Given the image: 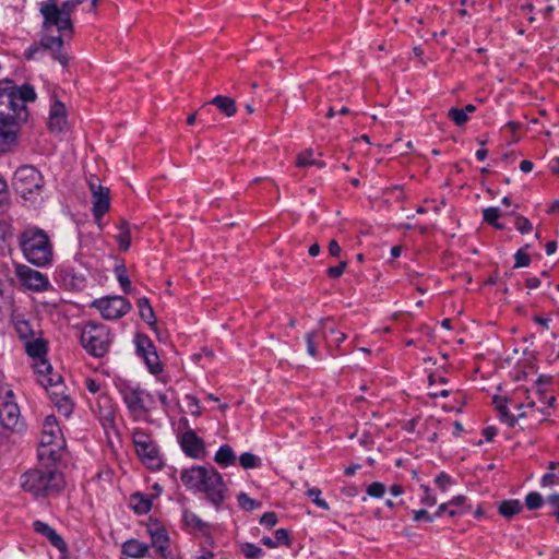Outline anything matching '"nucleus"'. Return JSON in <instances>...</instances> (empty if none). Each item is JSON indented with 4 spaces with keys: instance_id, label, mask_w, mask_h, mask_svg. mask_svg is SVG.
<instances>
[{
    "instance_id": "1",
    "label": "nucleus",
    "mask_w": 559,
    "mask_h": 559,
    "mask_svg": "<svg viewBox=\"0 0 559 559\" xmlns=\"http://www.w3.org/2000/svg\"><path fill=\"white\" fill-rule=\"evenodd\" d=\"M36 93L32 85L17 87L13 81H0V119L10 122H25L28 118L26 102H34Z\"/></svg>"
},
{
    "instance_id": "2",
    "label": "nucleus",
    "mask_w": 559,
    "mask_h": 559,
    "mask_svg": "<svg viewBox=\"0 0 559 559\" xmlns=\"http://www.w3.org/2000/svg\"><path fill=\"white\" fill-rule=\"evenodd\" d=\"M63 486L62 474L50 468L29 469L21 476V487L36 498L55 496Z\"/></svg>"
},
{
    "instance_id": "3",
    "label": "nucleus",
    "mask_w": 559,
    "mask_h": 559,
    "mask_svg": "<svg viewBox=\"0 0 559 559\" xmlns=\"http://www.w3.org/2000/svg\"><path fill=\"white\" fill-rule=\"evenodd\" d=\"M20 246L25 259L34 265L45 266L52 259L50 240L39 228L24 230L20 237Z\"/></svg>"
},
{
    "instance_id": "4",
    "label": "nucleus",
    "mask_w": 559,
    "mask_h": 559,
    "mask_svg": "<svg viewBox=\"0 0 559 559\" xmlns=\"http://www.w3.org/2000/svg\"><path fill=\"white\" fill-rule=\"evenodd\" d=\"M83 348L94 357H104L111 344L110 330L103 323L87 322L80 334Z\"/></svg>"
},
{
    "instance_id": "5",
    "label": "nucleus",
    "mask_w": 559,
    "mask_h": 559,
    "mask_svg": "<svg viewBox=\"0 0 559 559\" xmlns=\"http://www.w3.org/2000/svg\"><path fill=\"white\" fill-rule=\"evenodd\" d=\"M64 448V440L61 430L53 416H47L39 440L38 456L40 460L47 457L51 461H58Z\"/></svg>"
},
{
    "instance_id": "6",
    "label": "nucleus",
    "mask_w": 559,
    "mask_h": 559,
    "mask_svg": "<svg viewBox=\"0 0 559 559\" xmlns=\"http://www.w3.org/2000/svg\"><path fill=\"white\" fill-rule=\"evenodd\" d=\"M12 186L16 193L25 200L43 192L45 181L43 175L32 165L19 167L13 176Z\"/></svg>"
},
{
    "instance_id": "7",
    "label": "nucleus",
    "mask_w": 559,
    "mask_h": 559,
    "mask_svg": "<svg viewBox=\"0 0 559 559\" xmlns=\"http://www.w3.org/2000/svg\"><path fill=\"white\" fill-rule=\"evenodd\" d=\"M39 12L43 16V29L49 32L56 27L59 33L71 37L74 33L72 19L67 17L58 9V0H45L40 2Z\"/></svg>"
},
{
    "instance_id": "8",
    "label": "nucleus",
    "mask_w": 559,
    "mask_h": 559,
    "mask_svg": "<svg viewBox=\"0 0 559 559\" xmlns=\"http://www.w3.org/2000/svg\"><path fill=\"white\" fill-rule=\"evenodd\" d=\"M0 428L9 431H22L24 421L21 418L20 407L13 400V392L0 386Z\"/></svg>"
},
{
    "instance_id": "9",
    "label": "nucleus",
    "mask_w": 559,
    "mask_h": 559,
    "mask_svg": "<svg viewBox=\"0 0 559 559\" xmlns=\"http://www.w3.org/2000/svg\"><path fill=\"white\" fill-rule=\"evenodd\" d=\"M119 392L128 411L135 416L150 413L153 404V397L145 390L139 385H131L130 383H121Z\"/></svg>"
},
{
    "instance_id": "10",
    "label": "nucleus",
    "mask_w": 559,
    "mask_h": 559,
    "mask_svg": "<svg viewBox=\"0 0 559 559\" xmlns=\"http://www.w3.org/2000/svg\"><path fill=\"white\" fill-rule=\"evenodd\" d=\"M133 443L136 454L147 467L159 469L163 466L158 447L150 435L143 430H134Z\"/></svg>"
},
{
    "instance_id": "11",
    "label": "nucleus",
    "mask_w": 559,
    "mask_h": 559,
    "mask_svg": "<svg viewBox=\"0 0 559 559\" xmlns=\"http://www.w3.org/2000/svg\"><path fill=\"white\" fill-rule=\"evenodd\" d=\"M201 480L197 492L205 495L206 499L218 509L226 498V485L223 476L212 466H209L206 475Z\"/></svg>"
},
{
    "instance_id": "12",
    "label": "nucleus",
    "mask_w": 559,
    "mask_h": 559,
    "mask_svg": "<svg viewBox=\"0 0 559 559\" xmlns=\"http://www.w3.org/2000/svg\"><path fill=\"white\" fill-rule=\"evenodd\" d=\"M39 383L48 392L58 412L64 417H69L73 409V403L70 396L66 393V386L62 383L60 376H56V379H40Z\"/></svg>"
},
{
    "instance_id": "13",
    "label": "nucleus",
    "mask_w": 559,
    "mask_h": 559,
    "mask_svg": "<svg viewBox=\"0 0 559 559\" xmlns=\"http://www.w3.org/2000/svg\"><path fill=\"white\" fill-rule=\"evenodd\" d=\"M91 307L97 309L106 320H116L131 310V304L121 296H106L95 299Z\"/></svg>"
},
{
    "instance_id": "14",
    "label": "nucleus",
    "mask_w": 559,
    "mask_h": 559,
    "mask_svg": "<svg viewBox=\"0 0 559 559\" xmlns=\"http://www.w3.org/2000/svg\"><path fill=\"white\" fill-rule=\"evenodd\" d=\"M88 188L92 195L93 215L99 225L103 216L110 209V191L107 187L102 186L99 179L95 176L90 178Z\"/></svg>"
},
{
    "instance_id": "15",
    "label": "nucleus",
    "mask_w": 559,
    "mask_h": 559,
    "mask_svg": "<svg viewBox=\"0 0 559 559\" xmlns=\"http://www.w3.org/2000/svg\"><path fill=\"white\" fill-rule=\"evenodd\" d=\"M15 274L22 286L32 292H45L50 287L47 275L24 264H17Z\"/></svg>"
},
{
    "instance_id": "16",
    "label": "nucleus",
    "mask_w": 559,
    "mask_h": 559,
    "mask_svg": "<svg viewBox=\"0 0 559 559\" xmlns=\"http://www.w3.org/2000/svg\"><path fill=\"white\" fill-rule=\"evenodd\" d=\"M555 402V396H549L547 401H542V405L537 406L535 401H530L525 405L526 411L519 414V418H528L531 426H536L550 416V407Z\"/></svg>"
},
{
    "instance_id": "17",
    "label": "nucleus",
    "mask_w": 559,
    "mask_h": 559,
    "mask_svg": "<svg viewBox=\"0 0 559 559\" xmlns=\"http://www.w3.org/2000/svg\"><path fill=\"white\" fill-rule=\"evenodd\" d=\"M180 447L182 451L192 459L200 460L205 456L203 440L191 429L183 432L180 437Z\"/></svg>"
},
{
    "instance_id": "18",
    "label": "nucleus",
    "mask_w": 559,
    "mask_h": 559,
    "mask_svg": "<svg viewBox=\"0 0 559 559\" xmlns=\"http://www.w3.org/2000/svg\"><path fill=\"white\" fill-rule=\"evenodd\" d=\"M67 128V110L64 104L56 100L50 108L48 129L52 133H61Z\"/></svg>"
},
{
    "instance_id": "19",
    "label": "nucleus",
    "mask_w": 559,
    "mask_h": 559,
    "mask_svg": "<svg viewBox=\"0 0 559 559\" xmlns=\"http://www.w3.org/2000/svg\"><path fill=\"white\" fill-rule=\"evenodd\" d=\"M64 40L63 35L60 33L58 36L44 35L40 39V47L53 51V59L60 64L67 66L69 57L62 51Z\"/></svg>"
},
{
    "instance_id": "20",
    "label": "nucleus",
    "mask_w": 559,
    "mask_h": 559,
    "mask_svg": "<svg viewBox=\"0 0 559 559\" xmlns=\"http://www.w3.org/2000/svg\"><path fill=\"white\" fill-rule=\"evenodd\" d=\"M147 532L152 539V546L156 548L157 552L162 557H166L169 546V537L167 531L158 523H154L147 526Z\"/></svg>"
},
{
    "instance_id": "21",
    "label": "nucleus",
    "mask_w": 559,
    "mask_h": 559,
    "mask_svg": "<svg viewBox=\"0 0 559 559\" xmlns=\"http://www.w3.org/2000/svg\"><path fill=\"white\" fill-rule=\"evenodd\" d=\"M209 466H192L182 469L180 473V480L189 489L197 491L201 486V480L206 475Z\"/></svg>"
},
{
    "instance_id": "22",
    "label": "nucleus",
    "mask_w": 559,
    "mask_h": 559,
    "mask_svg": "<svg viewBox=\"0 0 559 559\" xmlns=\"http://www.w3.org/2000/svg\"><path fill=\"white\" fill-rule=\"evenodd\" d=\"M21 122H10L4 119H0V152H7L10 150L16 139V127Z\"/></svg>"
},
{
    "instance_id": "23",
    "label": "nucleus",
    "mask_w": 559,
    "mask_h": 559,
    "mask_svg": "<svg viewBox=\"0 0 559 559\" xmlns=\"http://www.w3.org/2000/svg\"><path fill=\"white\" fill-rule=\"evenodd\" d=\"M33 528L37 534L46 537L50 542V544L57 549H66V543L62 539V537L47 523L37 520L33 523Z\"/></svg>"
},
{
    "instance_id": "24",
    "label": "nucleus",
    "mask_w": 559,
    "mask_h": 559,
    "mask_svg": "<svg viewBox=\"0 0 559 559\" xmlns=\"http://www.w3.org/2000/svg\"><path fill=\"white\" fill-rule=\"evenodd\" d=\"M7 312L12 317L15 332L22 340L27 341L36 336L37 332L34 330L29 321L25 320L19 314H15L13 308L11 311Z\"/></svg>"
},
{
    "instance_id": "25",
    "label": "nucleus",
    "mask_w": 559,
    "mask_h": 559,
    "mask_svg": "<svg viewBox=\"0 0 559 559\" xmlns=\"http://www.w3.org/2000/svg\"><path fill=\"white\" fill-rule=\"evenodd\" d=\"M210 105L216 106L227 117H233L237 111L236 103L233 98L228 96L218 95L214 97L212 100L204 104L200 108L199 112L202 114Z\"/></svg>"
},
{
    "instance_id": "26",
    "label": "nucleus",
    "mask_w": 559,
    "mask_h": 559,
    "mask_svg": "<svg viewBox=\"0 0 559 559\" xmlns=\"http://www.w3.org/2000/svg\"><path fill=\"white\" fill-rule=\"evenodd\" d=\"M25 350L34 359L44 358L47 354V343L44 338L35 336L25 341Z\"/></svg>"
},
{
    "instance_id": "27",
    "label": "nucleus",
    "mask_w": 559,
    "mask_h": 559,
    "mask_svg": "<svg viewBox=\"0 0 559 559\" xmlns=\"http://www.w3.org/2000/svg\"><path fill=\"white\" fill-rule=\"evenodd\" d=\"M11 278L4 271H0V297L4 299L5 311H11L14 307L13 298L10 293Z\"/></svg>"
},
{
    "instance_id": "28",
    "label": "nucleus",
    "mask_w": 559,
    "mask_h": 559,
    "mask_svg": "<svg viewBox=\"0 0 559 559\" xmlns=\"http://www.w3.org/2000/svg\"><path fill=\"white\" fill-rule=\"evenodd\" d=\"M507 399L495 396L493 404L496 405L497 411L499 412L500 419L507 424L509 427H514L516 423V417L512 415L507 406Z\"/></svg>"
},
{
    "instance_id": "29",
    "label": "nucleus",
    "mask_w": 559,
    "mask_h": 559,
    "mask_svg": "<svg viewBox=\"0 0 559 559\" xmlns=\"http://www.w3.org/2000/svg\"><path fill=\"white\" fill-rule=\"evenodd\" d=\"M261 543L269 548H275L280 545H289V531L286 528H280L275 532V537L271 538L264 536L262 537Z\"/></svg>"
},
{
    "instance_id": "30",
    "label": "nucleus",
    "mask_w": 559,
    "mask_h": 559,
    "mask_svg": "<svg viewBox=\"0 0 559 559\" xmlns=\"http://www.w3.org/2000/svg\"><path fill=\"white\" fill-rule=\"evenodd\" d=\"M147 549L148 546L146 544L140 543L135 539L127 540L122 545V552L128 557L132 558L143 557L146 554Z\"/></svg>"
},
{
    "instance_id": "31",
    "label": "nucleus",
    "mask_w": 559,
    "mask_h": 559,
    "mask_svg": "<svg viewBox=\"0 0 559 559\" xmlns=\"http://www.w3.org/2000/svg\"><path fill=\"white\" fill-rule=\"evenodd\" d=\"M523 510L520 500H504L499 504L498 512L506 519H511Z\"/></svg>"
},
{
    "instance_id": "32",
    "label": "nucleus",
    "mask_w": 559,
    "mask_h": 559,
    "mask_svg": "<svg viewBox=\"0 0 559 559\" xmlns=\"http://www.w3.org/2000/svg\"><path fill=\"white\" fill-rule=\"evenodd\" d=\"M138 308L140 312V317L146 321L150 325L155 326L156 325V319L155 313L150 305V301L146 297H142L138 300Z\"/></svg>"
},
{
    "instance_id": "33",
    "label": "nucleus",
    "mask_w": 559,
    "mask_h": 559,
    "mask_svg": "<svg viewBox=\"0 0 559 559\" xmlns=\"http://www.w3.org/2000/svg\"><path fill=\"white\" fill-rule=\"evenodd\" d=\"M214 460L217 464L226 467L234 464L236 455L228 444H224L215 453Z\"/></svg>"
},
{
    "instance_id": "34",
    "label": "nucleus",
    "mask_w": 559,
    "mask_h": 559,
    "mask_svg": "<svg viewBox=\"0 0 559 559\" xmlns=\"http://www.w3.org/2000/svg\"><path fill=\"white\" fill-rule=\"evenodd\" d=\"M116 239L119 243V248L123 251L128 250L131 245L130 227L126 221H121L118 226V234Z\"/></svg>"
},
{
    "instance_id": "35",
    "label": "nucleus",
    "mask_w": 559,
    "mask_h": 559,
    "mask_svg": "<svg viewBox=\"0 0 559 559\" xmlns=\"http://www.w3.org/2000/svg\"><path fill=\"white\" fill-rule=\"evenodd\" d=\"M182 520L188 527L197 531H203L207 526L194 512L188 509L183 510Z\"/></svg>"
},
{
    "instance_id": "36",
    "label": "nucleus",
    "mask_w": 559,
    "mask_h": 559,
    "mask_svg": "<svg viewBox=\"0 0 559 559\" xmlns=\"http://www.w3.org/2000/svg\"><path fill=\"white\" fill-rule=\"evenodd\" d=\"M35 372L38 374V381L40 379L55 378L57 374H52V368L46 358L36 359L34 364Z\"/></svg>"
},
{
    "instance_id": "37",
    "label": "nucleus",
    "mask_w": 559,
    "mask_h": 559,
    "mask_svg": "<svg viewBox=\"0 0 559 559\" xmlns=\"http://www.w3.org/2000/svg\"><path fill=\"white\" fill-rule=\"evenodd\" d=\"M136 350L144 358L148 353H154L156 347L146 335L139 334L136 336Z\"/></svg>"
},
{
    "instance_id": "38",
    "label": "nucleus",
    "mask_w": 559,
    "mask_h": 559,
    "mask_svg": "<svg viewBox=\"0 0 559 559\" xmlns=\"http://www.w3.org/2000/svg\"><path fill=\"white\" fill-rule=\"evenodd\" d=\"M501 216L500 210L498 207H487L483 210V218L489 225L498 229H503V225H501L498 219Z\"/></svg>"
},
{
    "instance_id": "39",
    "label": "nucleus",
    "mask_w": 559,
    "mask_h": 559,
    "mask_svg": "<svg viewBox=\"0 0 559 559\" xmlns=\"http://www.w3.org/2000/svg\"><path fill=\"white\" fill-rule=\"evenodd\" d=\"M132 499L134 501H136L133 506L135 512L138 513H146L151 510L152 508V500L144 496V495H141V493H135L132 496Z\"/></svg>"
},
{
    "instance_id": "40",
    "label": "nucleus",
    "mask_w": 559,
    "mask_h": 559,
    "mask_svg": "<svg viewBox=\"0 0 559 559\" xmlns=\"http://www.w3.org/2000/svg\"><path fill=\"white\" fill-rule=\"evenodd\" d=\"M143 359L145 360V364H146L150 372H152L154 374L162 372L163 365L160 362V359H159L156 350L154 353H148V355L145 356Z\"/></svg>"
},
{
    "instance_id": "41",
    "label": "nucleus",
    "mask_w": 559,
    "mask_h": 559,
    "mask_svg": "<svg viewBox=\"0 0 559 559\" xmlns=\"http://www.w3.org/2000/svg\"><path fill=\"white\" fill-rule=\"evenodd\" d=\"M237 501L239 507L246 511H252L261 507L260 502L250 498L246 492H240L237 496Z\"/></svg>"
},
{
    "instance_id": "42",
    "label": "nucleus",
    "mask_w": 559,
    "mask_h": 559,
    "mask_svg": "<svg viewBox=\"0 0 559 559\" xmlns=\"http://www.w3.org/2000/svg\"><path fill=\"white\" fill-rule=\"evenodd\" d=\"M116 274H117V280L120 284V286L122 287V290L124 294H130L131 293V282L129 280V276L127 275V271L124 269V266H117L116 267Z\"/></svg>"
},
{
    "instance_id": "43",
    "label": "nucleus",
    "mask_w": 559,
    "mask_h": 559,
    "mask_svg": "<svg viewBox=\"0 0 559 559\" xmlns=\"http://www.w3.org/2000/svg\"><path fill=\"white\" fill-rule=\"evenodd\" d=\"M306 495L308 496V498H310L312 500V502L323 509V510H329L330 509V506L329 503L324 500V499H321V490L319 488H310L307 490Z\"/></svg>"
},
{
    "instance_id": "44",
    "label": "nucleus",
    "mask_w": 559,
    "mask_h": 559,
    "mask_svg": "<svg viewBox=\"0 0 559 559\" xmlns=\"http://www.w3.org/2000/svg\"><path fill=\"white\" fill-rule=\"evenodd\" d=\"M448 116L459 127L464 126L468 121V116L464 109L451 108Z\"/></svg>"
},
{
    "instance_id": "45",
    "label": "nucleus",
    "mask_w": 559,
    "mask_h": 559,
    "mask_svg": "<svg viewBox=\"0 0 559 559\" xmlns=\"http://www.w3.org/2000/svg\"><path fill=\"white\" fill-rule=\"evenodd\" d=\"M239 463L246 469L255 468L260 465V460L254 454L245 452L239 456Z\"/></svg>"
},
{
    "instance_id": "46",
    "label": "nucleus",
    "mask_w": 559,
    "mask_h": 559,
    "mask_svg": "<svg viewBox=\"0 0 559 559\" xmlns=\"http://www.w3.org/2000/svg\"><path fill=\"white\" fill-rule=\"evenodd\" d=\"M525 504L530 510H537L543 504V497L539 492L532 491L525 497Z\"/></svg>"
},
{
    "instance_id": "47",
    "label": "nucleus",
    "mask_w": 559,
    "mask_h": 559,
    "mask_svg": "<svg viewBox=\"0 0 559 559\" xmlns=\"http://www.w3.org/2000/svg\"><path fill=\"white\" fill-rule=\"evenodd\" d=\"M313 151L311 148L305 150L304 152L299 153L296 160L297 167H307L311 166V164H314V159L312 158Z\"/></svg>"
},
{
    "instance_id": "48",
    "label": "nucleus",
    "mask_w": 559,
    "mask_h": 559,
    "mask_svg": "<svg viewBox=\"0 0 559 559\" xmlns=\"http://www.w3.org/2000/svg\"><path fill=\"white\" fill-rule=\"evenodd\" d=\"M465 497L464 496H457V497H454L452 500H450L449 502L447 503H441L439 507H438V510L437 512L435 513V516L436 518H440L443 513V510H447L448 507H460L462 506L464 502H465Z\"/></svg>"
},
{
    "instance_id": "49",
    "label": "nucleus",
    "mask_w": 559,
    "mask_h": 559,
    "mask_svg": "<svg viewBox=\"0 0 559 559\" xmlns=\"http://www.w3.org/2000/svg\"><path fill=\"white\" fill-rule=\"evenodd\" d=\"M242 554L248 559H257L262 556L263 551L260 547L253 544H245L242 546Z\"/></svg>"
},
{
    "instance_id": "50",
    "label": "nucleus",
    "mask_w": 559,
    "mask_h": 559,
    "mask_svg": "<svg viewBox=\"0 0 559 559\" xmlns=\"http://www.w3.org/2000/svg\"><path fill=\"white\" fill-rule=\"evenodd\" d=\"M514 259H515V263H514L515 269L528 266L531 263V258L524 251V249L518 250L516 253L514 254Z\"/></svg>"
},
{
    "instance_id": "51",
    "label": "nucleus",
    "mask_w": 559,
    "mask_h": 559,
    "mask_svg": "<svg viewBox=\"0 0 559 559\" xmlns=\"http://www.w3.org/2000/svg\"><path fill=\"white\" fill-rule=\"evenodd\" d=\"M78 7L79 4L75 0H66L61 4L58 3V9L69 19H71L72 13Z\"/></svg>"
},
{
    "instance_id": "52",
    "label": "nucleus",
    "mask_w": 559,
    "mask_h": 559,
    "mask_svg": "<svg viewBox=\"0 0 559 559\" xmlns=\"http://www.w3.org/2000/svg\"><path fill=\"white\" fill-rule=\"evenodd\" d=\"M384 492L385 486L379 481H374L367 487V493L373 498H381Z\"/></svg>"
},
{
    "instance_id": "53",
    "label": "nucleus",
    "mask_w": 559,
    "mask_h": 559,
    "mask_svg": "<svg viewBox=\"0 0 559 559\" xmlns=\"http://www.w3.org/2000/svg\"><path fill=\"white\" fill-rule=\"evenodd\" d=\"M515 227L521 234H528L532 231L533 226L528 218L518 215L515 218Z\"/></svg>"
},
{
    "instance_id": "54",
    "label": "nucleus",
    "mask_w": 559,
    "mask_h": 559,
    "mask_svg": "<svg viewBox=\"0 0 559 559\" xmlns=\"http://www.w3.org/2000/svg\"><path fill=\"white\" fill-rule=\"evenodd\" d=\"M186 400L190 414L197 417L200 416L202 414V409L199 400L192 395H187Z\"/></svg>"
},
{
    "instance_id": "55",
    "label": "nucleus",
    "mask_w": 559,
    "mask_h": 559,
    "mask_svg": "<svg viewBox=\"0 0 559 559\" xmlns=\"http://www.w3.org/2000/svg\"><path fill=\"white\" fill-rule=\"evenodd\" d=\"M318 336V331H312L306 334L307 342V352L310 356L316 357L318 352L316 347V337Z\"/></svg>"
},
{
    "instance_id": "56",
    "label": "nucleus",
    "mask_w": 559,
    "mask_h": 559,
    "mask_svg": "<svg viewBox=\"0 0 559 559\" xmlns=\"http://www.w3.org/2000/svg\"><path fill=\"white\" fill-rule=\"evenodd\" d=\"M421 489L424 490V496L421 497V503L432 507L437 503V498L432 493L431 489L428 486L421 485Z\"/></svg>"
},
{
    "instance_id": "57",
    "label": "nucleus",
    "mask_w": 559,
    "mask_h": 559,
    "mask_svg": "<svg viewBox=\"0 0 559 559\" xmlns=\"http://www.w3.org/2000/svg\"><path fill=\"white\" fill-rule=\"evenodd\" d=\"M347 267V262L346 261H342L338 265L336 266H330L326 272H328V275L332 278H338L343 275L345 269Z\"/></svg>"
},
{
    "instance_id": "58",
    "label": "nucleus",
    "mask_w": 559,
    "mask_h": 559,
    "mask_svg": "<svg viewBox=\"0 0 559 559\" xmlns=\"http://www.w3.org/2000/svg\"><path fill=\"white\" fill-rule=\"evenodd\" d=\"M277 523V515L274 512H266L264 513L260 519V524L264 525L265 527H273Z\"/></svg>"
},
{
    "instance_id": "59",
    "label": "nucleus",
    "mask_w": 559,
    "mask_h": 559,
    "mask_svg": "<svg viewBox=\"0 0 559 559\" xmlns=\"http://www.w3.org/2000/svg\"><path fill=\"white\" fill-rule=\"evenodd\" d=\"M435 483L442 491H445L453 480L448 474L441 473L436 477Z\"/></svg>"
},
{
    "instance_id": "60",
    "label": "nucleus",
    "mask_w": 559,
    "mask_h": 559,
    "mask_svg": "<svg viewBox=\"0 0 559 559\" xmlns=\"http://www.w3.org/2000/svg\"><path fill=\"white\" fill-rule=\"evenodd\" d=\"M547 501L549 504L556 508L551 515L555 516L556 520L559 522V495H550L547 498Z\"/></svg>"
},
{
    "instance_id": "61",
    "label": "nucleus",
    "mask_w": 559,
    "mask_h": 559,
    "mask_svg": "<svg viewBox=\"0 0 559 559\" xmlns=\"http://www.w3.org/2000/svg\"><path fill=\"white\" fill-rule=\"evenodd\" d=\"M414 513V521L419 522L425 520L427 522H432L433 518L426 510H416Z\"/></svg>"
},
{
    "instance_id": "62",
    "label": "nucleus",
    "mask_w": 559,
    "mask_h": 559,
    "mask_svg": "<svg viewBox=\"0 0 559 559\" xmlns=\"http://www.w3.org/2000/svg\"><path fill=\"white\" fill-rule=\"evenodd\" d=\"M85 385L88 392L96 394L100 391V383L95 379L88 378L85 380Z\"/></svg>"
},
{
    "instance_id": "63",
    "label": "nucleus",
    "mask_w": 559,
    "mask_h": 559,
    "mask_svg": "<svg viewBox=\"0 0 559 559\" xmlns=\"http://www.w3.org/2000/svg\"><path fill=\"white\" fill-rule=\"evenodd\" d=\"M328 331L331 334L335 335V338L332 340L331 342H333L336 346H340L341 343H343L345 341V338H346V334L345 333L336 331L334 328H330Z\"/></svg>"
},
{
    "instance_id": "64",
    "label": "nucleus",
    "mask_w": 559,
    "mask_h": 559,
    "mask_svg": "<svg viewBox=\"0 0 559 559\" xmlns=\"http://www.w3.org/2000/svg\"><path fill=\"white\" fill-rule=\"evenodd\" d=\"M556 481V475L551 472L546 473L540 480L543 487L552 486Z\"/></svg>"
}]
</instances>
